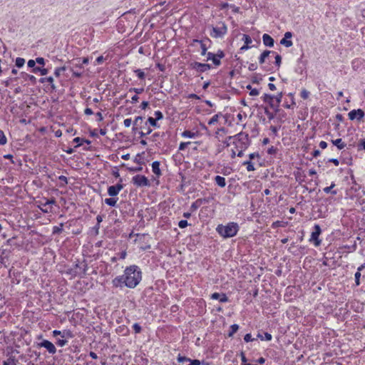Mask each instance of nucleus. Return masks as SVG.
<instances>
[{
	"instance_id": "obj_1",
	"label": "nucleus",
	"mask_w": 365,
	"mask_h": 365,
	"mask_svg": "<svg viewBox=\"0 0 365 365\" xmlns=\"http://www.w3.org/2000/svg\"><path fill=\"white\" fill-rule=\"evenodd\" d=\"M142 280L141 269L135 265L127 267L122 275L117 276L112 280L113 287L122 289L124 286L130 288H135Z\"/></svg>"
},
{
	"instance_id": "obj_2",
	"label": "nucleus",
	"mask_w": 365,
	"mask_h": 365,
	"mask_svg": "<svg viewBox=\"0 0 365 365\" xmlns=\"http://www.w3.org/2000/svg\"><path fill=\"white\" fill-rule=\"evenodd\" d=\"M239 230V225L236 222H229L226 225H219L216 231L223 238H230L235 236Z\"/></svg>"
},
{
	"instance_id": "obj_3",
	"label": "nucleus",
	"mask_w": 365,
	"mask_h": 365,
	"mask_svg": "<svg viewBox=\"0 0 365 365\" xmlns=\"http://www.w3.org/2000/svg\"><path fill=\"white\" fill-rule=\"evenodd\" d=\"M232 138H234L232 145L236 150L239 149H247L250 145V140L247 133L240 132L232 135Z\"/></svg>"
},
{
	"instance_id": "obj_4",
	"label": "nucleus",
	"mask_w": 365,
	"mask_h": 365,
	"mask_svg": "<svg viewBox=\"0 0 365 365\" xmlns=\"http://www.w3.org/2000/svg\"><path fill=\"white\" fill-rule=\"evenodd\" d=\"M220 26L212 27V31L210 32V36L213 38H222L223 37L227 32V27L224 22H221Z\"/></svg>"
},
{
	"instance_id": "obj_5",
	"label": "nucleus",
	"mask_w": 365,
	"mask_h": 365,
	"mask_svg": "<svg viewBox=\"0 0 365 365\" xmlns=\"http://www.w3.org/2000/svg\"><path fill=\"white\" fill-rule=\"evenodd\" d=\"M132 182L137 187H147L150 185L149 180L145 176L141 175L133 176Z\"/></svg>"
},
{
	"instance_id": "obj_6",
	"label": "nucleus",
	"mask_w": 365,
	"mask_h": 365,
	"mask_svg": "<svg viewBox=\"0 0 365 365\" xmlns=\"http://www.w3.org/2000/svg\"><path fill=\"white\" fill-rule=\"evenodd\" d=\"M38 347L45 348L49 354H54L56 352V348L54 344L48 340L43 339L38 344Z\"/></svg>"
},
{
	"instance_id": "obj_7",
	"label": "nucleus",
	"mask_w": 365,
	"mask_h": 365,
	"mask_svg": "<svg viewBox=\"0 0 365 365\" xmlns=\"http://www.w3.org/2000/svg\"><path fill=\"white\" fill-rule=\"evenodd\" d=\"M262 98L263 101L264 103H268L272 108H273L276 110H278L279 107H278L277 103H276L274 96L265 93L262 97Z\"/></svg>"
},
{
	"instance_id": "obj_8",
	"label": "nucleus",
	"mask_w": 365,
	"mask_h": 365,
	"mask_svg": "<svg viewBox=\"0 0 365 365\" xmlns=\"http://www.w3.org/2000/svg\"><path fill=\"white\" fill-rule=\"evenodd\" d=\"M348 115L349 119L351 120L356 119L357 120L360 121L364 116V112L363 111V110L359 108L356 110H351L349 113Z\"/></svg>"
},
{
	"instance_id": "obj_9",
	"label": "nucleus",
	"mask_w": 365,
	"mask_h": 365,
	"mask_svg": "<svg viewBox=\"0 0 365 365\" xmlns=\"http://www.w3.org/2000/svg\"><path fill=\"white\" fill-rule=\"evenodd\" d=\"M322 232L321 227L319 225H314V231L311 235L310 240L314 242L315 246H319L321 244V240H319V236Z\"/></svg>"
},
{
	"instance_id": "obj_10",
	"label": "nucleus",
	"mask_w": 365,
	"mask_h": 365,
	"mask_svg": "<svg viewBox=\"0 0 365 365\" xmlns=\"http://www.w3.org/2000/svg\"><path fill=\"white\" fill-rule=\"evenodd\" d=\"M52 334L53 336L59 335L63 339H72L74 336L73 332L69 329H63V331L53 330Z\"/></svg>"
},
{
	"instance_id": "obj_11",
	"label": "nucleus",
	"mask_w": 365,
	"mask_h": 365,
	"mask_svg": "<svg viewBox=\"0 0 365 365\" xmlns=\"http://www.w3.org/2000/svg\"><path fill=\"white\" fill-rule=\"evenodd\" d=\"M123 188V185L121 183H118L115 185H111L108 188V194L110 197H115L118 195L120 191Z\"/></svg>"
},
{
	"instance_id": "obj_12",
	"label": "nucleus",
	"mask_w": 365,
	"mask_h": 365,
	"mask_svg": "<svg viewBox=\"0 0 365 365\" xmlns=\"http://www.w3.org/2000/svg\"><path fill=\"white\" fill-rule=\"evenodd\" d=\"M192 68L198 72H205L210 69L211 66L207 63L194 62L192 63Z\"/></svg>"
},
{
	"instance_id": "obj_13",
	"label": "nucleus",
	"mask_w": 365,
	"mask_h": 365,
	"mask_svg": "<svg viewBox=\"0 0 365 365\" xmlns=\"http://www.w3.org/2000/svg\"><path fill=\"white\" fill-rule=\"evenodd\" d=\"M210 298L212 299L219 300L220 302H227L229 301L228 297L225 293L215 292L211 294Z\"/></svg>"
},
{
	"instance_id": "obj_14",
	"label": "nucleus",
	"mask_w": 365,
	"mask_h": 365,
	"mask_svg": "<svg viewBox=\"0 0 365 365\" xmlns=\"http://www.w3.org/2000/svg\"><path fill=\"white\" fill-rule=\"evenodd\" d=\"M263 43L268 47H273L274 41L269 34H264L262 36Z\"/></svg>"
},
{
	"instance_id": "obj_15",
	"label": "nucleus",
	"mask_w": 365,
	"mask_h": 365,
	"mask_svg": "<svg viewBox=\"0 0 365 365\" xmlns=\"http://www.w3.org/2000/svg\"><path fill=\"white\" fill-rule=\"evenodd\" d=\"M143 123V118L142 116H138L135 118L133 122V131L135 132L138 128L142 129L141 124Z\"/></svg>"
},
{
	"instance_id": "obj_16",
	"label": "nucleus",
	"mask_w": 365,
	"mask_h": 365,
	"mask_svg": "<svg viewBox=\"0 0 365 365\" xmlns=\"http://www.w3.org/2000/svg\"><path fill=\"white\" fill-rule=\"evenodd\" d=\"M38 207L44 213H49L52 212V207H48L46 205V202H43L41 201L38 202Z\"/></svg>"
},
{
	"instance_id": "obj_17",
	"label": "nucleus",
	"mask_w": 365,
	"mask_h": 365,
	"mask_svg": "<svg viewBox=\"0 0 365 365\" xmlns=\"http://www.w3.org/2000/svg\"><path fill=\"white\" fill-rule=\"evenodd\" d=\"M152 171L157 177H160L161 175V171L160 169V163L158 161H154L152 163Z\"/></svg>"
},
{
	"instance_id": "obj_18",
	"label": "nucleus",
	"mask_w": 365,
	"mask_h": 365,
	"mask_svg": "<svg viewBox=\"0 0 365 365\" xmlns=\"http://www.w3.org/2000/svg\"><path fill=\"white\" fill-rule=\"evenodd\" d=\"M207 60H210L212 61V63L215 65V66H220L221 62L220 60H218V58L216 56V55L215 53H212L211 52H208L207 53Z\"/></svg>"
},
{
	"instance_id": "obj_19",
	"label": "nucleus",
	"mask_w": 365,
	"mask_h": 365,
	"mask_svg": "<svg viewBox=\"0 0 365 365\" xmlns=\"http://www.w3.org/2000/svg\"><path fill=\"white\" fill-rule=\"evenodd\" d=\"M331 143L333 145L336 146L339 150H342L346 146V144L342 141L341 138L331 140Z\"/></svg>"
},
{
	"instance_id": "obj_20",
	"label": "nucleus",
	"mask_w": 365,
	"mask_h": 365,
	"mask_svg": "<svg viewBox=\"0 0 365 365\" xmlns=\"http://www.w3.org/2000/svg\"><path fill=\"white\" fill-rule=\"evenodd\" d=\"M215 181L217 185L221 187H224L226 185L225 178L224 177L217 175L215 178Z\"/></svg>"
},
{
	"instance_id": "obj_21",
	"label": "nucleus",
	"mask_w": 365,
	"mask_h": 365,
	"mask_svg": "<svg viewBox=\"0 0 365 365\" xmlns=\"http://www.w3.org/2000/svg\"><path fill=\"white\" fill-rule=\"evenodd\" d=\"M20 75H21V77H22L26 81V80H29L33 83H35L36 82V78L33 75H29V74H28V73H26L25 72H21Z\"/></svg>"
},
{
	"instance_id": "obj_22",
	"label": "nucleus",
	"mask_w": 365,
	"mask_h": 365,
	"mask_svg": "<svg viewBox=\"0 0 365 365\" xmlns=\"http://www.w3.org/2000/svg\"><path fill=\"white\" fill-rule=\"evenodd\" d=\"M40 82L43 83H49L51 86V88L53 90H55L56 89V86L55 85L53 84V78L51 77V76H49V77H46V78H42L40 79Z\"/></svg>"
},
{
	"instance_id": "obj_23",
	"label": "nucleus",
	"mask_w": 365,
	"mask_h": 365,
	"mask_svg": "<svg viewBox=\"0 0 365 365\" xmlns=\"http://www.w3.org/2000/svg\"><path fill=\"white\" fill-rule=\"evenodd\" d=\"M257 337L259 338L262 341H271L272 339V335L268 332H264V334H258Z\"/></svg>"
},
{
	"instance_id": "obj_24",
	"label": "nucleus",
	"mask_w": 365,
	"mask_h": 365,
	"mask_svg": "<svg viewBox=\"0 0 365 365\" xmlns=\"http://www.w3.org/2000/svg\"><path fill=\"white\" fill-rule=\"evenodd\" d=\"M272 53V51H264V52L262 53V54L260 55L259 58V62L260 64H262L264 63L265 61V58L269 56V55Z\"/></svg>"
},
{
	"instance_id": "obj_25",
	"label": "nucleus",
	"mask_w": 365,
	"mask_h": 365,
	"mask_svg": "<svg viewBox=\"0 0 365 365\" xmlns=\"http://www.w3.org/2000/svg\"><path fill=\"white\" fill-rule=\"evenodd\" d=\"M118 198L110 197L105 199V203L110 207H115Z\"/></svg>"
},
{
	"instance_id": "obj_26",
	"label": "nucleus",
	"mask_w": 365,
	"mask_h": 365,
	"mask_svg": "<svg viewBox=\"0 0 365 365\" xmlns=\"http://www.w3.org/2000/svg\"><path fill=\"white\" fill-rule=\"evenodd\" d=\"M63 223H60L58 226H54L53 227L52 234L58 235L63 232Z\"/></svg>"
},
{
	"instance_id": "obj_27",
	"label": "nucleus",
	"mask_w": 365,
	"mask_h": 365,
	"mask_svg": "<svg viewBox=\"0 0 365 365\" xmlns=\"http://www.w3.org/2000/svg\"><path fill=\"white\" fill-rule=\"evenodd\" d=\"M242 165H247V170L249 172L254 171L255 170L253 163H252V161H250V160H247V161L243 162Z\"/></svg>"
},
{
	"instance_id": "obj_28",
	"label": "nucleus",
	"mask_w": 365,
	"mask_h": 365,
	"mask_svg": "<svg viewBox=\"0 0 365 365\" xmlns=\"http://www.w3.org/2000/svg\"><path fill=\"white\" fill-rule=\"evenodd\" d=\"M33 72L34 73L39 72L41 76H45L48 73V71L47 68H41L39 67H35L33 68Z\"/></svg>"
},
{
	"instance_id": "obj_29",
	"label": "nucleus",
	"mask_w": 365,
	"mask_h": 365,
	"mask_svg": "<svg viewBox=\"0 0 365 365\" xmlns=\"http://www.w3.org/2000/svg\"><path fill=\"white\" fill-rule=\"evenodd\" d=\"M280 43L287 48L291 47L293 44L291 40L285 38L284 37L280 41Z\"/></svg>"
},
{
	"instance_id": "obj_30",
	"label": "nucleus",
	"mask_w": 365,
	"mask_h": 365,
	"mask_svg": "<svg viewBox=\"0 0 365 365\" xmlns=\"http://www.w3.org/2000/svg\"><path fill=\"white\" fill-rule=\"evenodd\" d=\"M195 42H197V43H199L200 44V47H201V49H202V52H201V55L202 56H204L206 54V52H207V47L206 46L202 43V41L201 40H197V39H195L194 40Z\"/></svg>"
},
{
	"instance_id": "obj_31",
	"label": "nucleus",
	"mask_w": 365,
	"mask_h": 365,
	"mask_svg": "<svg viewBox=\"0 0 365 365\" xmlns=\"http://www.w3.org/2000/svg\"><path fill=\"white\" fill-rule=\"evenodd\" d=\"M239 329V326L237 324H232L231 327H230V331L229 332L228 334V336L229 337H231L233 336V334L235 333H236L237 331V330Z\"/></svg>"
},
{
	"instance_id": "obj_32",
	"label": "nucleus",
	"mask_w": 365,
	"mask_h": 365,
	"mask_svg": "<svg viewBox=\"0 0 365 365\" xmlns=\"http://www.w3.org/2000/svg\"><path fill=\"white\" fill-rule=\"evenodd\" d=\"M3 365H16V361L14 357H9L6 361H3Z\"/></svg>"
},
{
	"instance_id": "obj_33",
	"label": "nucleus",
	"mask_w": 365,
	"mask_h": 365,
	"mask_svg": "<svg viewBox=\"0 0 365 365\" xmlns=\"http://www.w3.org/2000/svg\"><path fill=\"white\" fill-rule=\"evenodd\" d=\"M335 186V184L334 182L331 183V185L329 187H326L323 189L324 192L325 193H329V192H331L333 195H336V190H334V191H331V189Z\"/></svg>"
},
{
	"instance_id": "obj_34",
	"label": "nucleus",
	"mask_w": 365,
	"mask_h": 365,
	"mask_svg": "<svg viewBox=\"0 0 365 365\" xmlns=\"http://www.w3.org/2000/svg\"><path fill=\"white\" fill-rule=\"evenodd\" d=\"M25 63V59L21 57H18L16 59L15 64L18 68L22 67Z\"/></svg>"
},
{
	"instance_id": "obj_35",
	"label": "nucleus",
	"mask_w": 365,
	"mask_h": 365,
	"mask_svg": "<svg viewBox=\"0 0 365 365\" xmlns=\"http://www.w3.org/2000/svg\"><path fill=\"white\" fill-rule=\"evenodd\" d=\"M134 72L136 73L137 76L141 79V80H144L145 78V74L144 73V71L141 69H135L134 71Z\"/></svg>"
},
{
	"instance_id": "obj_36",
	"label": "nucleus",
	"mask_w": 365,
	"mask_h": 365,
	"mask_svg": "<svg viewBox=\"0 0 365 365\" xmlns=\"http://www.w3.org/2000/svg\"><path fill=\"white\" fill-rule=\"evenodd\" d=\"M232 141H234V138H232V136H228L223 141V143L225 147H229L230 145H232Z\"/></svg>"
},
{
	"instance_id": "obj_37",
	"label": "nucleus",
	"mask_w": 365,
	"mask_h": 365,
	"mask_svg": "<svg viewBox=\"0 0 365 365\" xmlns=\"http://www.w3.org/2000/svg\"><path fill=\"white\" fill-rule=\"evenodd\" d=\"M157 120L156 119L153 118V117H149L148 118V122L150 123V125L153 126V127H155V128H159L160 125L159 124L157 123Z\"/></svg>"
},
{
	"instance_id": "obj_38",
	"label": "nucleus",
	"mask_w": 365,
	"mask_h": 365,
	"mask_svg": "<svg viewBox=\"0 0 365 365\" xmlns=\"http://www.w3.org/2000/svg\"><path fill=\"white\" fill-rule=\"evenodd\" d=\"M182 135L185 138H195V133H192L190 130H185L182 133Z\"/></svg>"
},
{
	"instance_id": "obj_39",
	"label": "nucleus",
	"mask_w": 365,
	"mask_h": 365,
	"mask_svg": "<svg viewBox=\"0 0 365 365\" xmlns=\"http://www.w3.org/2000/svg\"><path fill=\"white\" fill-rule=\"evenodd\" d=\"M66 71V67L65 66H62V67H58L55 69L54 71V75L56 76V77H59L61 72Z\"/></svg>"
},
{
	"instance_id": "obj_40",
	"label": "nucleus",
	"mask_w": 365,
	"mask_h": 365,
	"mask_svg": "<svg viewBox=\"0 0 365 365\" xmlns=\"http://www.w3.org/2000/svg\"><path fill=\"white\" fill-rule=\"evenodd\" d=\"M219 119V114L214 115L208 121L209 125H214L215 123H217Z\"/></svg>"
},
{
	"instance_id": "obj_41",
	"label": "nucleus",
	"mask_w": 365,
	"mask_h": 365,
	"mask_svg": "<svg viewBox=\"0 0 365 365\" xmlns=\"http://www.w3.org/2000/svg\"><path fill=\"white\" fill-rule=\"evenodd\" d=\"M6 138L4 133V132L0 130V145H5L6 143Z\"/></svg>"
},
{
	"instance_id": "obj_42",
	"label": "nucleus",
	"mask_w": 365,
	"mask_h": 365,
	"mask_svg": "<svg viewBox=\"0 0 365 365\" xmlns=\"http://www.w3.org/2000/svg\"><path fill=\"white\" fill-rule=\"evenodd\" d=\"M240 356H241V360H242V365H257V364H247V358L244 354V352H241L240 354Z\"/></svg>"
},
{
	"instance_id": "obj_43",
	"label": "nucleus",
	"mask_w": 365,
	"mask_h": 365,
	"mask_svg": "<svg viewBox=\"0 0 365 365\" xmlns=\"http://www.w3.org/2000/svg\"><path fill=\"white\" fill-rule=\"evenodd\" d=\"M282 96H283L282 92H280V93H277V95L274 96L275 101H276V103H277L278 107H279Z\"/></svg>"
},
{
	"instance_id": "obj_44",
	"label": "nucleus",
	"mask_w": 365,
	"mask_h": 365,
	"mask_svg": "<svg viewBox=\"0 0 365 365\" xmlns=\"http://www.w3.org/2000/svg\"><path fill=\"white\" fill-rule=\"evenodd\" d=\"M242 40L245 41L246 45H249L252 42L251 37L247 34L243 35Z\"/></svg>"
},
{
	"instance_id": "obj_45",
	"label": "nucleus",
	"mask_w": 365,
	"mask_h": 365,
	"mask_svg": "<svg viewBox=\"0 0 365 365\" xmlns=\"http://www.w3.org/2000/svg\"><path fill=\"white\" fill-rule=\"evenodd\" d=\"M361 271H358L355 273V283L356 285L359 286L360 284V277H361Z\"/></svg>"
},
{
	"instance_id": "obj_46",
	"label": "nucleus",
	"mask_w": 365,
	"mask_h": 365,
	"mask_svg": "<svg viewBox=\"0 0 365 365\" xmlns=\"http://www.w3.org/2000/svg\"><path fill=\"white\" fill-rule=\"evenodd\" d=\"M309 91H308L306 89H303L302 91H301V93H300V96L303 98V99H307L309 98Z\"/></svg>"
},
{
	"instance_id": "obj_47",
	"label": "nucleus",
	"mask_w": 365,
	"mask_h": 365,
	"mask_svg": "<svg viewBox=\"0 0 365 365\" xmlns=\"http://www.w3.org/2000/svg\"><path fill=\"white\" fill-rule=\"evenodd\" d=\"M151 132H152V129H150V128H145V131L141 130L138 133L140 137H144L147 135H149Z\"/></svg>"
},
{
	"instance_id": "obj_48",
	"label": "nucleus",
	"mask_w": 365,
	"mask_h": 365,
	"mask_svg": "<svg viewBox=\"0 0 365 365\" xmlns=\"http://www.w3.org/2000/svg\"><path fill=\"white\" fill-rule=\"evenodd\" d=\"M133 330L135 331V334H138L142 330V328L140 326L139 324L138 323H135L133 325Z\"/></svg>"
},
{
	"instance_id": "obj_49",
	"label": "nucleus",
	"mask_w": 365,
	"mask_h": 365,
	"mask_svg": "<svg viewBox=\"0 0 365 365\" xmlns=\"http://www.w3.org/2000/svg\"><path fill=\"white\" fill-rule=\"evenodd\" d=\"M188 225V222L185 220H182L178 222V226L180 228H185Z\"/></svg>"
},
{
	"instance_id": "obj_50",
	"label": "nucleus",
	"mask_w": 365,
	"mask_h": 365,
	"mask_svg": "<svg viewBox=\"0 0 365 365\" xmlns=\"http://www.w3.org/2000/svg\"><path fill=\"white\" fill-rule=\"evenodd\" d=\"M67 340L65 339H58L56 341V344L58 346H64L66 344H67Z\"/></svg>"
},
{
	"instance_id": "obj_51",
	"label": "nucleus",
	"mask_w": 365,
	"mask_h": 365,
	"mask_svg": "<svg viewBox=\"0 0 365 365\" xmlns=\"http://www.w3.org/2000/svg\"><path fill=\"white\" fill-rule=\"evenodd\" d=\"M154 115L155 116V119H156L158 120L163 118V115L162 112L160 110H156L154 113Z\"/></svg>"
},
{
	"instance_id": "obj_52",
	"label": "nucleus",
	"mask_w": 365,
	"mask_h": 365,
	"mask_svg": "<svg viewBox=\"0 0 365 365\" xmlns=\"http://www.w3.org/2000/svg\"><path fill=\"white\" fill-rule=\"evenodd\" d=\"M275 64L277 67H279L282 63V57L280 55L277 54L275 56Z\"/></svg>"
},
{
	"instance_id": "obj_53",
	"label": "nucleus",
	"mask_w": 365,
	"mask_h": 365,
	"mask_svg": "<svg viewBox=\"0 0 365 365\" xmlns=\"http://www.w3.org/2000/svg\"><path fill=\"white\" fill-rule=\"evenodd\" d=\"M249 158L250 161H252V160H255V158H257V159H259L260 157H259V155L258 153H250L249 155Z\"/></svg>"
},
{
	"instance_id": "obj_54",
	"label": "nucleus",
	"mask_w": 365,
	"mask_h": 365,
	"mask_svg": "<svg viewBox=\"0 0 365 365\" xmlns=\"http://www.w3.org/2000/svg\"><path fill=\"white\" fill-rule=\"evenodd\" d=\"M178 362H185V361H190V359L179 354L178 356Z\"/></svg>"
},
{
	"instance_id": "obj_55",
	"label": "nucleus",
	"mask_w": 365,
	"mask_h": 365,
	"mask_svg": "<svg viewBox=\"0 0 365 365\" xmlns=\"http://www.w3.org/2000/svg\"><path fill=\"white\" fill-rule=\"evenodd\" d=\"M283 222L282 221H276V222H274L272 225V228H277L278 227H283Z\"/></svg>"
},
{
	"instance_id": "obj_56",
	"label": "nucleus",
	"mask_w": 365,
	"mask_h": 365,
	"mask_svg": "<svg viewBox=\"0 0 365 365\" xmlns=\"http://www.w3.org/2000/svg\"><path fill=\"white\" fill-rule=\"evenodd\" d=\"M190 364L187 365H201V361L198 359H190V361H188Z\"/></svg>"
},
{
	"instance_id": "obj_57",
	"label": "nucleus",
	"mask_w": 365,
	"mask_h": 365,
	"mask_svg": "<svg viewBox=\"0 0 365 365\" xmlns=\"http://www.w3.org/2000/svg\"><path fill=\"white\" fill-rule=\"evenodd\" d=\"M189 144H190V142H186V143L182 142V143H180V144L179 145V150H185Z\"/></svg>"
},
{
	"instance_id": "obj_58",
	"label": "nucleus",
	"mask_w": 365,
	"mask_h": 365,
	"mask_svg": "<svg viewBox=\"0 0 365 365\" xmlns=\"http://www.w3.org/2000/svg\"><path fill=\"white\" fill-rule=\"evenodd\" d=\"M365 150V139L361 140V142L358 145V150Z\"/></svg>"
},
{
	"instance_id": "obj_59",
	"label": "nucleus",
	"mask_w": 365,
	"mask_h": 365,
	"mask_svg": "<svg viewBox=\"0 0 365 365\" xmlns=\"http://www.w3.org/2000/svg\"><path fill=\"white\" fill-rule=\"evenodd\" d=\"M199 201H200V200H197V201L194 202L191 205L190 208H191L192 210H197V209L199 207V206H200V203H199Z\"/></svg>"
},
{
	"instance_id": "obj_60",
	"label": "nucleus",
	"mask_w": 365,
	"mask_h": 365,
	"mask_svg": "<svg viewBox=\"0 0 365 365\" xmlns=\"http://www.w3.org/2000/svg\"><path fill=\"white\" fill-rule=\"evenodd\" d=\"M36 63L40 64V65H42V66H44L45 65V60L42 57H38L36 58Z\"/></svg>"
},
{
	"instance_id": "obj_61",
	"label": "nucleus",
	"mask_w": 365,
	"mask_h": 365,
	"mask_svg": "<svg viewBox=\"0 0 365 365\" xmlns=\"http://www.w3.org/2000/svg\"><path fill=\"white\" fill-rule=\"evenodd\" d=\"M131 123H132V120L130 118H126L123 121V124H124L125 127H126V128H129L130 126Z\"/></svg>"
},
{
	"instance_id": "obj_62",
	"label": "nucleus",
	"mask_w": 365,
	"mask_h": 365,
	"mask_svg": "<svg viewBox=\"0 0 365 365\" xmlns=\"http://www.w3.org/2000/svg\"><path fill=\"white\" fill-rule=\"evenodd\" d=\"M58 179L63 183V185L68 184V179L66 176L61 175L58 177Z\"/></svg>"
},
{
	"instance_id": "obj_63",
	"label": "nucleus",
	"mask_w": 365,
	"mask_h": 365,
	"mask_svg": "<svg viewBox=\"0 0 365 365\" xmlns=\"http://www.w3.org/2000/svg\"><path fill=\"white\" fill-rule=\"evenodd\" d=\"M27 65L30 68H35L36 66V61L35 60H33V59H31L28 61L27 63Z\"/></svg>"
},
{
	"instance_id": "obj_64",
	"label": "nucleus",
	"mask_w": 365,
	"mask_h": 365,
	"mask_svg": "<svg viewBox=\"0 0 365 365\" xmlns=\"http://www.w3.org/2000/svg\"><path fill=\"white\" fill-rule=\"evenodd\" d=\"M244 340H245L246 342L252 341L253 340V339L252 338V335H251V334H245V336H244Z\"/></svg>"
}]
</instances>
